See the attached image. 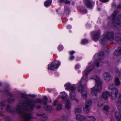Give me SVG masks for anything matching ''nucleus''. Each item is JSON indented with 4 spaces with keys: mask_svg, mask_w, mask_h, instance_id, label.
Listing matches in <instances>:
<instances>
[{
    "mask_svg": "<svg viewBox=\"0 0 121 121\" xmlns=\"http://www.w3.org/2000/svg\"><path fill=\"white\" fill-rule=\"evenodd\" d=\"M92 65L90 63L89 64L86 69L84 71V75L79 83V86L78 88V91L79 92L81 91L82 97L84 99H86L87 98V92L86 91H83V86L81 85V82H82L83 83L84 82H86L87 81L86 75L89 72L94 69L93 67L92 66Z\"/></svg>",
    "mask_w": 121,
    "mask_h": 121,
    "instance_id": "obj_1",
    "label": "nucleus"
},
{
    "mask_svg": "<svg viewBox=\"0 0 121 121\" xmlns=\"http://www.w3.org/2000/svg\"><path fill=\"white\" fill-rule=\"evenodd\" d=\"M91 79H94L95 81V86L91 89V95L96 96L97 95V92L101 90L102 88V83L100 81L99 78L97 76H93Z\"/></svg>",
    "mask_w": 121,
    "mask_h": 121,
    "instance_id": "obj_2",
    "label": "nucleus"
},
{
    "mask_svg": "<svg viewBox=\"0 0 121 121\" xmlns=\"http://www.w3.org/2000/svg\"><path fill=\"white\" fill-rule=\"evenodd\" d=\"M65 86L66 87V89L70 91V99L72 100H75L76 101L78 102V100L75 97V91L76 88L74 87V85H72L71 86L70 83H67L65 85Z\"/></svg>",
    "mask_w": 121,
    "mask_h": 121,
    "instance_id": "obj_3",
    "label": "nucleus"
},
{
    "mask_svg": "<svg viewBox=\"0 0 121 121\" xmlns=\"http://www.w3.org/2000/svg\"><path fill=\"white\" fill-rule=\"evenodd\" d=\"M114 33L112 32H108L104 34L102 36L103 39L100 42L102 43L103 41L107 40L111 41L114 39Z\"/></svg>",
    "mask_w": 121,
    "mask_h": 121,
    "instance_id": "obj_4",
    "label": "nucleus"
},
{
    "mask_svg": "<svg viewBox=\"0 0 121 121\" xmlns=\"http://www.w3.org/2000/svg\"><path fill=\"white\" fill-rule=\"evenodd\" d=\"M115 86L114 84H112L110 85L108 87V89L110 90H113L111 92V96L113 100L116 98L118 92V90L117 89H114Z\"/></svg>",
    "mask_w": 121,
    "mask_h": 121,
    "instance_id": "obj_5",
    "label": "nucleus"
},
{
    "mask_svg": "<svg viewBox=\"0 0 121 121\" xmlns=\"http://www.w3.org/2000/svg\"><path fill=\"white\" fill-rule=\"evenodd\" d=\"M60 63L59 61H56L55 62L50 64L48 65V69L53 70L57 69L60 65Z\"/></svg>",
    "mask_w": 121,
    "mask_h": 121,
    "instance_id": "obj_6",
    "label": "nucleus"
},
{
    "mask_svg": "<svg viewBox=\"0 0 121 121\" xmlns=\"http://www.w3.org/2000/svg\"><path fill=\"white\" fill-rule=\"evenodd\" d=\"M42 102L41 99H37L34 100L33 101H28L26 103V104L28 106V107H29L30 108L28 110L29 111H31L33 107L34 106V103H40Z\"/></svg>",
    "mask_w": 121,
    "mask_h": 121,
    "instance_id": "obj_7",
    "label": "nucleus"
},
{
    "mask_svg": "<svg viewBox=\"0 0 121 121\" xmlns=\"http://www.w3.org/2000/svg\"><path fill=\"white\" fill-rule=\"evenodd\" d=\"M102 76L104 79L107 82L111 80L113 78L110 73L108 72H104L102 74Z\"/></svg>",
    "mask_w": 121,
    "mask_h": 121,
    "instance_id": "obj_8",
    "label": "nucleus"
},
{
    "mask_svg": "<svg viewBox=\"0 0 121 121\" xmlns=\"http://www.w3.org/2000/svg\"><path fill=\"white\" fill-rule=\"evenodd\" d=\"M110 95V93L107 91L103 93L101 97L105 100H107Z\"/></svg>",
    "mask_w": 121,
    "mask_h": 121,
    "instance_id": "obj_9",
    "label": "nucleus"
},
{
    "mask_svg": "<svg viewBox=\"0 0 121 121\" xmlns=\"http://www.w3.org/2000/svg\"><path fill=\"white\" fill-rule=\"evenodd\" d=\"M76 118L78 121H83L86 119L85 117L81 115H76Z\"/></svg>",
    "mask_w": 121,
    "mask_h": 121,
    "instance_id": "obj_10",
    "label": "nucleus"
},
{
    "mask_svg": "<svg viewBox=\"0 0 121 121\" xmlns=\"http://www.w3.org/2000/svg\"><path fill=\"white\" fill-rule=\"evenodd\" d=\"M83 1L86 7L90 9L92 8L93 6L91 4V2L89 0H84Z\"/></svg>",
    "mask_w": 121,
    "mask_h": 121,
    "instance_id": "obj_11",
    "label": "nucleus"
},
{
    "mask_svg": "<svg viewBox=\"0 0 121 121\" xmlns=\"http://www.w3.org/2000/svg\"><path fill=\"white\" fill-rule=\"evenodd\" d=\"M65 107L67 109H69L71 107V104L70 102L69 99H66L65 102Z\"/></svg>",
    "mask_w": 121,
    "mask_h": 121,
    "instance_id": "obj_12",
    "label": "nucleus"
},
{
    "mask_svg": "<svg viewBox=\"0 0 121 121\" xmlns=\"http://www.w3.org/2000/svg\"><path fill=\"white\" fill-rule=\"evenodd\" d=\"M92 100L90 99H88L85 101V106L86 107H90L92 105Z\"/></svg>",
    "mask_w": 121,
    "mask_h": 121,
    "instance_id": "obj_13",
    "label": "nucleus"
},
{
    "mask_svg": "<svg viewBox=\"0 0 121 121\" xmlns=\"http://www.w3.org/2000/svg\"><path fill=\"white\" fill-rule=\"evenodd\" d=\"M95 35L94 36L93 39L95 41H97L99 38V35L100 34V31H99L98 32H95Z\"/></svg>",
    "mask_w": 121,
    "mask_h": 121,
    "instance_id": "obj_14",
    "label": "nucleus"
},
{
    "mask_svg": "<svg viewBox=\"0 0 121 121\" xmlns=\"http://www.w3.org/2000/svg\"><path fill=\"white\" fill-rule=\"evenodd\" d=\"M121 54V47H119L115 50L114 53V55L118 56Z\"/></svg>",
    "mask_w": 121,
    "mask_h": 121,
    "instance_id": "obj_15",
    "label": "nucleus"
},
{
    "mask_svg": "<svg viewBox=\"0 0 121 121\" xmlns=\"http://www.w3.org/2000/svg\"><path fill=\"white\" fill-rule=\"evenodd\" d=\"M115 82L116 85L118 86L120 85L121 83L119 79L117 77H115Z\"/></svg>",
    "mask_w": 121,
    "mask_h": 121,
    "instance_id": "obj_16",
    "label": "nucleus"
},
{
    "mask_svg": "<svg viewBox=\"0 0 121 121\" xmlns=\"http://www.w3.org/2000/svg\"><path fill=\"white\" fill-rule=\"evenodd\" d=\"M115 116L117 121H121V116L119 112H116L115 114Z\"/></svg>",
    "mask_w": 121,
    "mask_h": 121,
    "instance_id": "obj_17",
    "label": "nucleus"
},
{
    "mask_svg": "<svg viewBox=\"0 0 121 121\" xmlns=\"http://www.w3.org/2000/svg\"><path fill=\"white\" fill-rule=\"evenodd\" d=\"M61 95L62 96V98L66 100V99H68L67 97V94L65 92H63L61 93Z\"/></svg>",
    "mask_w": 121,
    "mask_h": 121,
    "instance_id": "obj_18",
    "label": "nucleus"
},
{
    "mask_svg": "<svg viewBox=\"0 0 121 121\" xmlns=\"http://www.w3.org/2000/svg\"><path fill=\"white\" fill-rule=\"evenodd\" d=\"M81 108H75V114L78 115V114L80 113L81 111Z\"/></svg>",
    "mask_w": 121,
    "mask_h": 121,
    "instance_id": "obj_19",
    "label": "nucleus"
},
{
    "mask_svg": "<svg viewBox=\"0 0 121 121\" xmlns=\"http://www.w3.org/2000/svg\"><path fill=\"white\" fill-rule=\"evenodd\" d=\"M52 3L51 0H49L46 1L44 3V6L46 7L49 6Z\"/></svg>",
    "mask_w": 121,
    "mask_h": 121,
    "instance_id": "obj_20",
    "label": "nucleus"
},
{
    "mask_svg": "<svg viewBox=\"0 0 121 121\" xmlns=\"http://www.w3.org/2000/svg\"><path fill=\"white\" fill-rule=\"evenodd\" d=\"M88 121H95L96 119L94 117L91 116L87 117Z\"/></svg>",
    "mask_w": 121,
    "mask_h": 121,
    "instance_id": "obj_21",
    "label": "nucleus"
},
{
    "mask_svg": "<svg viewBox=\"0 0 121 121\" xmlns=\"http://www.w3.org/2000/svg\"><path fill=\"white\" fill-rule=\"evenodd\" d=\"M109 109V107L107 105L104 106L103 108V110L105 112L108 111Z\"/></svg>",
    "mask_w": 121,
    "mask_h": 121,
    "instance_id": "obj_22",
    "label": "nucleus"
},
{
    "mask_svg": "<svg viewBox=\"0 0 121 121\" xmlns=\"http://www.w3.org/2000/svg\"><path fill=\"white\" fill-rule=\"evenodd\" d=\"M89 107L85 106V107L83 108L84 111L86 112H89Z\"/></svg>",
    "mask_w": 121,
    "mask_h": 121,
    "instance_id": "obj_23",
    "label": "nucleus"
},
{
    "mask_svg": "<svg viewBox=\"0 0 121 121\" xmlns=\"http://www.w3.org/2000/svg\"><path fill=\"white\" fill-rule=\"evenodd\" d=\"M45 109L47 111H49L52 109V107L51 106H47L45 107Z\"/></svg>",
    "mask_w": 121,
    "mask_h": 121,
    "instance_id": "obj_24",
    "label": "nucleus"
},
{
    "mask_svg": "<svg viewBox=\"0 0 121 121\" xmlns=\"http://www.w3.org/2000/svg\"><path fill=\"white\" fill-rule=\"evenodd\" d=\"M103 101L102 100H99L98 103V107H100L103 105Z\"/></svg>",
    "mask_w": 121,
    "mask_h": 121,
    "instance_id": "obj_25",
    "label": "nucleus"
},
{
    "mask_svg": "<svg viewBox=\"0 0 121 121\" xmlns=\"http://www.w3.org/2000/svg\"><path fill=\"white\" fill-rule=\"evenodd\" d=\"M43 98L45 100L44 102V104L46 105L47 104V102L48 100L46 96H44L43 97Z\"/></svg>",
    "mask_w": 121,
    "mask_h": 121,
    "instance_id": "obj_26",
    "label": "nucleus"
},
{
    "mask_svg": "<svg viewBox=\"0 0 121 121\" xmlns=\"http://www.w3.org/2000/svg\"><path fill=\"white\" fill-rule=\"evenodd\" d=\"M101 61V60L100 59H98L96 61V63H95V65H96V66L97 67H98L99 66V65H98L99 62H100Z\"/></svg>",
    "mask_w": 121,
    "mask_h": 121,
    "instance_id": "obj_27",
    "label": "nucleus"
},
{
    "mask_svg": "<svg viewBox=\"0 0 121 121\" xmlns=\"http://www.w3.org/2000/svg\"><path fill=\"white\" fill-rule=\"evenodd\" d=\"M88 42V41L86 39H83L82 40L81 42V43L82 44H85Z\"/></svg>",
    "mask_w": 121,
    "mask_h": 121,
    "instance_id": "obj_28",
    "label": "nucleus"
},
{
    "mask_svg": "<svg viewBox=\"0 0 121 121\" xmlns=\"http://www.w3.org/2000/svg\"><path fill=\"white\" fill-rule=\"evenodd\" d=\"M60 1L61 2H64L66 4H70V1L67 0L64 1V0H60Z\"/></svg>",
    "mask_w": 121,
    "mask_h": 121,
    "instance_id": "obj_29",
    "label": "nucleus"
},
{
    "mask_svg": "<svg viewBox=\"0 0 121 121\" xmlns=\"http://www.w3.org/2000/svg\"><path fill=\"white\" fill-rule=\"evenodd\" d=\"M116 75H118L120 78H121V72H120L119 70L116 71Z\"/></svg>",
    "mask_w": 121,
    "mask_h": 121,
    "instance_id": "obj_30",
    "label": "nucleus"
},
{
    "mask_svg": "<svg viewBox=\"0 0 121 121\" xmlns=\"http://www.w3.org/2000/svg\"><path fill=\"white\" fill-rule=\"evenodd\" d=\"M62 105L61 104H59L57 108V110H60L62 109Z\"/></svg>",
    "mask_w": 121,
    "mask_h": 121,
    "instance_id": "obj_31",
    "label": "nucleus"
},
{
    "mask_svg": "<svg viewBox=\"0 0 121 121\" xmlns=\"http://www.w3.org/2000/svg\"><path fill=\"white\" fill-rule=\"evenodd\" d=\"M63 48L62 46L61 45H59L58 47V50L59 51H61L63 49Z\"/></svg>",
    "mask_w": 121,
    "mask_h": 121,
    "instance_id": "obj_32",
    "label": "nucleus"
},
{
    "mask_svg": "<svg viewBox=\"0 0 121 121\" xmlns=\"http://www.w3.org/2000/svg\"><path fill=\"white\" fill-rule=\"evenodd\" d=\"M118 99V103H119L121 105V94L120 95Z\"/></svg>",
    "mask_w": 121,
    "mask_h": 121,
    "instance_id": "obj_33",
    "label": "nucleus"
},
{
    "mask_svg": "<svg viewBox=\"0 0 121 121\" xmlns=\"http://www.w3.org/2000/svg\"><path fill=\"white\" fill-rule=\"evenodd\" d=\"M21 108L19 106H18L17 108V112H20Z\"/></svg>",
    "mask_w": 121,
    "mask_h": 121,
    "instance_id": "obj_34",
    "label": "nucleus"
},
{
    "mask_svg": "<svg viewBox=\"0 0 121 121\" xmlns=\"http://www.w3.org/2000/svg\"><path fill=\"white\" fill-rule=\"evenodd\" d=\"M120 37L121 35L119 37H117V36L115 38V40L117 41L121 40V38Z\"/></svg>",
    "mask_w": 121,
    "mask_h": 121,
    "instance_id": "obj_35",
    "label": "nucleus"
},
{
    "mask_svg": "<svg viewBox=\"0 0 121 121\" xmlns=\"http://www.w3.org/2000/svg\"><path fill=\"white\" fill-rule=\"evenodd\" d=\"M57 102H58V101H57V100H55L53 103V106H55L56 105L57 103Z\"/></svg>",
    "mask_w": 121,
    "mask_h": 121,
    "instance_id": "obj_36",
    "label": "nucleus"
},
{
    "mask_svg": "<svg viewBox=\"0 0 121 121\" xmlns=\"http://www.w3.org/2000/svg\"><path fill=\"white\" fill-rule=\"evenodd\" d=\"M116 15V12L115 11H114V13L113 14L112 16V17L113 19H114L115 18Z\"/></svg>",
    "mask_w": 121,
    "mask_h": 121,
    "instance_id": "obj_37",
    "label": "nucleus"
},
{
    "mask_svg": "<svg viewBox=\"0 0 121 121\" xmlns=\"http://www.w3.org/2000/svg\"><path fill=\"white\" fill-rule=\"evenodd\" d=\"M74 53L75 52L73 51H72L69 52V54L70 56H72V55L74 54Z\"/></svg>",
    "mask_w": 121,
    "mask_h": 121,
    "instance_id": "obj_38",
    "label": "nucleus"
},
{
    "mask_svg": "<svg viewBox=\"0 0 121 121\" xmlns=\"http://www.w3.org/2000/svg\"><path fill=\"white\" fill-rule=\"evenodd\" d=\"M74 58V56H70L69 58V60H73Z\"/></svg>",
    "mask_w": 121,
    "mask_h": 121,
    "instance_id": "obj_39",
    "label": "nucleus"
},
{
    "mask_svg": "<svg viewBox=\"0 0 121 121\" xmlns=\"http://www.w3.org/2000/svg\"><path fill=\"white\" fill-rule=\"evenodd\" d=\"M80 67V65H76L75 66V68L76 69H77L79 68Z\"/></svg>",
    "mask_w": 121,
    "mask_h": 121,
    "instance_id": "obj_40",
    "label": "nucleus"
},
{
    "mask_svg": "<svg viewBox=\"0 0 121 121\" xmlns=\"http://www.w3.org/2000/svg\"><path fill=\"white\" fill-rule=\"evenodd\" d=\"M103 2H108V0H99Z\"/></svg>",
    "mask_w": 121,
    "mask_h": 121,
    "instance_id": "obj_41",
    "label": "nucleus"
},
{
    "mask_svg": "<svg viewBox=\"0 0 121 121\" xmlns=\"http://www.w3.org/2000/svg\"><path fill=\"white\" fill-rule=\"evenodd\" d=\"M67 27L68 29H69L71 28V27L70 25H68L67 26Z\"/></svg>",
    "mask_w": 121,
    "mask_h": 121,
    "instance_id": "obj_42",
    "label": "nucleus"
},
{
    "mask_svg": "<svg viewBox=\"0 0 121 121\" xmlns=\"http://www.w3.org/2000/svg\"><path fill=\"white\" fill-rule=\"evenodd\" d=\"M87 12V11L86 10H85L83 11L82 13L83 14H85Z\"/></svg>",
    "mask_w": 121,
    "mask_h": 121,
    "instance_id": "obj_43",
    "label": "nucleus"
},
{
    "mask_svg": "<svg viewBox=\"0 0 121 121\" xmlns=\"http://www.w3.org/2000/svg\"><path fill=\"white\" fill-rule=\"evenodd\" d=\"M41 108V106H38L37 107V109H39L40 108Z\"/></svg>",
    "mask_w": 121,
    "mask_h": 121,
    "instance_id": "obj_44",
    "label": "nucleus"
},
{
    "mask_svg": "<svg viewBox=\"0 0 121 121\" xmlns=\"http://www.w3.org/2000/svg\"><path fill=\"white\" fill-rule=\"evenodd\" d=\"M97 56V55H95V58Z\"/></svg>",
    "mask_w": 121,
    "mask_h": 121,
    "instance_id": "obj_45",
    "label": "nucleus"
},
{
    "mask_svg": "<svg viewBox=\"0 0 121 121\" xmlns=\"http://www.w3.org/2000/svg\"><path fill=\"white\" fill-rule=\"evenodd\" d=\"M49 89H47V90L48 91H49Z\"/></svg>",
    "mask_w": 121,
    "mask_h": 121,
    "instance_id": "obj_46",
    "label": "nucleus"
},
{
    "mask_svg": "<svg viewBox=\"0 0 121 121\" xmlns=\"http://www.w3.org/2000/svg\"><path fill=\"white\" fill-rule=\"evenodd\" d=\"M111 121H114V120L113 119H112L111 120Z\"/></svg>",
    "mask_w": 121,
    "mask_h": 121,
    "instance_id": "obj_47",
    "label": "nucleus"
},
{
    "mask_svg": "<svg viewBox=\"0 0 121 121\" xmlns=\"http://www.w3.org/2000/svg\"><path fill=\"white\" fill-rule=\"evenodd\" d=\"M93 3L94 4H95V3L94 2H93Z\"/></svg>",
    "mask_w": 121,
    "mask_h": 121,
    "instance_id": "obj_48",
    "label": "nucleus"
},
{
    "mask_svg": "<svg viewBox=\"0 0 121 121\" xmlns=\"http://www.w3.org/2000/svg\"><path fill=\"white\" fill-rule=\"evenodd\" d=\"M100 9H98V10H100Z\"/></svg>",
    "mask_w": 121,
    "mask_h": 121,
    "instance_id": "obj_49",
    "label": "nucleus"
},
{
    "mask_svg": "<svg viewBox=\"0 0 121 121\" xmlns=\"http://www.w3.org/2000/svg\"><path fill=\"white\" fill-rule=\"evenodd\" d=\"M100 57V56H99V57Z\"/></svg>",
    "mask_w": 121,
    "mask_h": 121,
    "instance_id": "obj_50",
    "label": "nucleus"
},
{
    "mask_svg": "<svg viewBox=\"0 0 121 121\" xmlns=\"http://www.w3.org/2000/svg\"><path fill=\"white\" fill-rule=\"evenodd\" d=\"M63 118V119H65L64 118Z\"/></svg>",
    "mask_w": 121,
    "mask_h": 121,
    "instance_id": "obj_51",
    "label": "nucleus"
}]
</instances>
